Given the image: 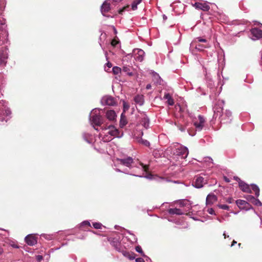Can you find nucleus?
Returning a JSON list of instances; mask_svg holds the SVG:
<instances>
[{
  "instance_id": "nucleus-1",
  "label": "nucleus",
  "mask_w": 262,
  "mask_h": 262,
  "mask_svg": "<svg viewBox=\"0 0 262 262\" xmlns=\"http://www.w3.org/2000/svg\"><path fill=\"white\" fill-rule=\"evenodd\" d=\"M8 32L6 20H0V66H5L8 58Z\"/></svg>"
},
{
  "instance_id": "nucleus-20",
  "label": "nucleus",
  "mask_w": 262,
  "mask_h": 262,
  "mask_svg": "<svg viewBox=\"0 0 262 262\" xmlns=\"http://www.w3.org/2000/svg\"><path fill=\"white\" fill-rule=\"evenodd\" d=\"M110 10V4L107 2H104L101 6V11L103 15H105V13L108 12Z\"/></svg>"
},
{
  "instance_id": "nucleus-33",
  "label": "nucleus",
  "mask_w": 262,
  "mask_h": 262,
  "mask_svg": "<svg viewBox=\"0 0 262 262\" xmlns=\"http://www.w3.org/2000/svg\"><path fill=\"white\" fill-rule=\"evenodd\" d=\"M127 123L126 120L122 117V115H121V118L120 121V126L121 127H123L125 126Z\"/></svg>"
},
{
  "instance_id": "nucleus-59",
  "label": "nucleus",
  "mask_w": 262,
  "mask_h": 262,
  "mask_svg": "<svg viewBox=\"0 0 262 262\" xmlns=\"http://www.w3.org/2000/svg\"><path fill=\"white\" fill-rule=\"evenodd\" d=\"M116 170L118 172H121V171L119 169H116Z\"/></svg>"
},
{
  "instance_id": "nucleus-21",
  "label": "nucleus",
  "mask_w": 262,
  "mask_h": 262,
  "mask_svg": "<svg viewBox=\"0 0 262 262\" xmlns=\"http://www.w3.org/2000/svg\"><path fill=\"white\" fill-rule=\"evenodd\" d=\"M106 117L107 119L110 121H114L116 120V114L114 111L113 110H109L107 111L106 113Z\"/></svg>"
},
{
  "instance_id": "nucleus-28",
  "label": "nucleus",
  "mask_w": 262,
  "mask_h": 262,
  "mask_svg": "<svg viewBox=\"0 0 262 262\" xmlns=\"http://www.w3.org/2000/svg\"><path fill=\"white\" fill-rule=\"evenodd\" d=\"M231 116L232 113L229 110H226L225 112L224 115L222 116V118L221 119V121H223L224 120H225L226 119L227 120H231L230 118L231 117Z\"/></svg>"
},
{
  "instance_id": "nucleus-25",
  "label": "nucleus",
  "mask_w": 262,
  "mask_h": 262,
  "mask_svg": "<svg viewBox=\"0 0 262 262\" xmlns=\"http://www.w3.org/2000/svg\"><path fill=\"white\" fill-rule=\"evenodd\" d=\"M164 99L167 100V103L169 105H173L174 104V101L173 98H172L171 96L170 95V94L167 93L164 94V96L163 97Z\"/></svg>"
},
{
  "instance_id": "nucleus-29",
  "label": "nucleus",
  "mask_w": 262,
  "mask_h": 262,
  "mask_svg": "<svg viewBox=\"0 0 262 262\" xmlns=\"http://www.w3.org/2000/svg\"><path fill=\"white\" fill-rule=\"evenodd\" d=\"M142 0H134L132 4V9L136 10L138 9V5L142 2Z\"/></svg>"
},
{
  "instance_id": "nucleus-13",
  "label": "nucleus",
  "mask_w": 262,
  "mask_h": 262,
  "mask_svg": "<svg viewBox=\"0 0 262 262\" xmlns=\"http://www.w3.org/2000/svg\"><path fill=\"white\" fill-rule=\"evenodd\" d=\"M205 184L203 177L199 176L194 178V181L192 182V185L197 188H202L204 184Z\"/></svg>"
},
{
  "instance_id": "nucleus-31",
  "label": "nucleus",
  "mask_w": 262,
  "mask_h": 262,
  "mask_svg": "<svg viewBox=\"0 0 262 262\" xmlns=\"http://www.w3.org/2000/svg\"><path fill=\"white\" fill-rule=\"evenodd\" d=\"M204 162L208 163V166L209 167L213 166V160L209 157H207L204 158Z\"/></svg>"
},
{
  "instance_id": "nucleus-61",
  "label": "nucleus",
  "mask_w": 262,
  "mask_h": 262,
  "mask_svg": "<svg viewBox=\"0 0 262 262\" xmlns=\"http://www.w3.org/2000/svg\"><path fill=\"white\" fill-rule=\"evenodd\" d=\"M228 122V120H227V121H224V123H227V122Z\"/></svg>"
},
{
  "instance_id": "nucleus-37",
  "label": "nucleus",
  "mask_w": 262,
  "mask_h": 262,
  "mask_svg": "<svg viewBox=\"0 0 262 262\" xmlns=\"http://www.w3.org/2000/svg\"><path fill=\"white\" fill-rule=\"evenodd\" d=\"M83 226L90 227L91 226L90 223L88 221H83V222L81 223V224L80 225V227L82 228Z\"/></svg>"
},
{
  "instance_id": "nucleus-55",
  "label": "nucleus",
  "mask_w": 262,
  "mask_h": 262,
  "mask_svg": "<svg viewBox=\"0 0 262 262\" xmlns=\"http://www.w3.org/2000/svg\"><path fill=\"white\" fill-rule=\"evenodd\" d=\"M163 19L165 20L167 19V16L165 14L163 15Z\"/></svg>"
},
{
  "instance_id": "nucleus-43",
  "label": "nucleus",
  "mask_w": 262,
  "mask_h": 262,
  "mask_svg": "<svg viewBox=\"0 0 262 262\" xmlns=\"http://www.w3.org/2000/svg\"><path fill=\"white\" fill-rule=\"evenodd\" d=\"M118 43V41H117L116 39H113L111 41V45L114 47L116 46Z\"/></svg>"
},
{
  "instance_id": "nucleus-34",
  "label": "nucleus",
  "mask_w": 262,
  "mask_h": 262,
  "mask_svg": "<svg viewBox=\"0 0 262 262\" xmlns=\"http://www.w3.org/2000/svg\"><path fill=\"white\" fill-rule=\"evenodd\" d=\"M206 47H207L201 44H197L195 45V49L199 51H203V49Z\"/></svg>"
},
{
  "instance_id": "nucleus-2",
  "label": "nucleus",
  "mask_w": 262,
  "mask_h": 262,
  "mask_svg": "<svg viewBox=\"0 0 262 262\" xmlns=\"http://www.w3.org/2000/svg\"><path fill=\"white\" fill-rule=\"evenodd\" d=\"M90 120L93 125L100 126L103 123V119L100 115V110L94 108L92 110L90 116Z\"/></svg>"
},
{
  "instance_id": "nucleus-44",
  "label": "nucleus",
  "mask_w": 262,
  "mask_h": 262,
  "mask_svg": "<svg viewBox=\"0 0 262 262\" xmlns=\"http://www.w3.org/2000/svg\"><path fill=\"white\" fill-rule=\"evenodd\" d=\"M226 201L229 204H231L233 202V200L232 198H228L226 199Z\"/></svg>"
},
{
  "instance_id": "nucleus-16",
  "label": "nucleus",
  "mask_w": 262,
  "mask_h": 262,
  "mask_svg": "<svg viewBox=\"0 0 262 262\" xmlns=\"http://www.w3.org/2000/svg\"><path fill=\"white\" fill-rule=\"evenodd\" d=\"M102 103L103 104L113 106L116 104V101L114 98L111 96H105L103 97Z\"/></svg>"
},
{
  "instance_id": "nucleus-57",
  "label": "nucleus",
  "mask_w": 262,
  "mask_h": 262,
  "mask_svg": "<svg viewBox=\"0 0 262 262\" xmlns=\"http://www.w3.org/2000/svg\"><path fill=\"white\" fill-rule=\"evenodd\" d=\"M225 180L227 182H230V180L228 178H227L226 177L225 178Z\"/></svg>"
},
{
  "instance_id": "nucleus-63",
  "label": "nucleus",
  "mask_w": 262,
  "mask_h": 262,
  "mask_svg": "<svg viewBox=\"0 0 262 262\" xmlns=\"http://www.w3.org/2000/svg\"><path fill=\"white\" fill-rule=\"evenodd\" d=\"M112 138H110H110H108V140H112Z\"/></svg>"
},
{
  "instance_id": "nucleus-4",
  "label": "nucleus",
  "mask_w": 262,
  "mask_h": 262,
  "mask_svg": "<svg viewBox=\"0 0 262 262\" xmlns=\"http://www.w3.org/2000/svg\"><path fill=\"white\" fill-rule=\"evenodd\" d=\"M5 103V102L3 100L0 101V121L2 122H7L11 113L10 110L6 107Z\"/></svg>"
},
{
  "instance_id": "nucleus-49",
  "label": "nucleus",
  "mask_w": 262,
  "mask_h": 262,
  "mask_svg": "<svg viewBox=\"0 0 262 262\" xmlns=\"http://www.w3.org/2000/svg\"><path fill=\"white\" fill-rule=\"evenodd\" d=\"M128 70H129V69L127 67H124L123 68V71L124 72H128Z\"/></svg>"
},
{
  "instance_id": "nucleus-48",
  "label": "nucleus",
  "mask_w": 262,
  "mask_h": 262,
  "mask_svg": "<svg viewBox=\"0 0 262 262\" xmlns=\"http://www.w3.org/2000/svg\"><path fill=\"white\" fill-rule=\"evenodd\" d=\"M136 262H145L143 258L139 257L136 259Z\"/></svg>"
},
{
  "instance_id": "nucleus-5",
  "label": "nucleus",
  "mask_w": 262,
  "mask_h": 262,
  "mask_svg": "<svg viewBox=\"0 0 262 262\" xmlns=\"http://www.w3.org/2000/svg\"><path fill=\"white\" fill-rule=\"evenodd\" d=\"M102 130H108L106 133L113 137L120 138L123 136V132L119 131L114 125H108L105 127H102Z\"/></svg>"
},
{
  "instance_id": "nucleus-23",
  "label": "nucleus",
  "mask_w": 262,
  "mask_h": 262,
  "mask_svg": "<svg viewBox=\"0 0 262 262\" xmlns=\"http://www.w3.org/2000/svg\"><path fill=\"white\" fill-rule=\"evenodd\" d=\"M168 212L170 214L182 215L184 212L180 209L178 208H170L168 210Z\"/></svg>"
},
{
  "instance_id": "nucleus-14",
  "label": "nucleus",
  "mask_w": 262,
  "mask_h": 262,
  "mask_svg": "<svg viewBox=\"0 0 262 262\" xmlns=\"http://www.w3.org/2000/svg\"><path fill=\"white\" fill-rule=\"evenodd\" d=\"M251 33L252 35V39L253 40L258 39L262 37V30L254 28L251 30Z\"/></svg>"
},
{
  "instance_id": "nucleus-32",
  "label": "nucleus",
  "mask_w": 262,
  "mask_h": 262,
  "mask_svg": "<svg viewBox=\"0 0 262 262\" xmlns=\"http://www.w3.org/2000/svg\"><path fill=\"white\" fill-rule=\"evenodd\" d=\"M113 72L115 75H118L121 73V69L118 67H114L112 69Z\"/></svg>"
},
{
  "instance_id": "nucleus-62",
  "label": "nucleus",
  "mask_w": 262,
  "mask_h": 262,
  "mask_svg": "<svg viewBox=\"0 0 262 262\" xmlns=\"http://www.w3.org/2000/svg\"><path fill=\"white\" fill-rule=\"evenodd\" d=\"M261 58L262 59V51H261Z\"/></svg>"
},
{
  "instance_id": "nucleus-41",
  "label": "nucleus",
  "mask_w": 262,
  "mask_h": 262,
  "mask_svg": "<svg viewBox=\"0 0 262 262\" xmlns=\"http://www.w3.org/2000/svg\"><path fill=\"white\" fill-rule=\"evenodd\" d=\"M249 196L251 197V198H253L254 200H255V204L256 206H261V203L258 200H255V198L251 195H250Z\"/></svg>"
},
{
  "instance_id": "nucleus-42",
  "label": "nucleus",
  "mask_w": 262,
  "mask_h": 262,
  "mask_svg": "<svg viewBox=\"0 0 262 262\" xmlns=\"http://www.w3.org/2000/svg\"><path fill=\"white\" fill-rule=\"evenodd\" d=\"M129 107V105L127 103H126L125 102H123V108H124V111H125L126 110H127Z\"/></svg>"
},
{
  "instance_id": "nucleus-18",
  "label": "nucleus",
  "mask_w": 262,
  "mask_h": 262,
  "mask_svg": "<svg viewBox=\"0 0 262 262\" xmlns=\"http://www.w3.org/2000/svg\"><path fill=\"white\" fill-rule=\"evenodd\" d=\"M140 124L146 129L148 128L149 126V118L145 115H144L143 117L141 118V120L140 121Z\"/></svg>"
},
{
  "instance_id": "nucleus-45",
  "label": "nucleus",
  "mask_w": 262,
  "mask_h": 262,
  "mask_svg": "<svg viewBox=\"0 0 262 262\" xmlns=\"http://www.w3.org/2000/svg\"><path fill=\"white\" fill-rule=\"evenodd\" d=\"M207 212L210 214H214L215 213H214V210L212 208H209V209H208Z\"/></svg>"
},
{
  "instance_id": "nucleus-46",
  "label": "nucleus",
  "mask_w": 262,
  "mask_h": 262,
  "mask_svg": "<svg viewBox=\"0 0 262 262\" xmlns=\"http://www.w3.org/2000/svg\"><path fill=\"white\" fill-rule=\"evenodd\" d=\"M196 39L199 42H206L207 41L206 39L202 38L201 37H198L196 38Z\"/></svg>"
},
{
  "instance_id": "nucleus-58",
  "label": "nucleus",
  "mask_w": 262,
  "mask_h": 262,
  "mask_svg": "<svg viewBox=\"0 0 262 262\" xmlns=\"http://www.w3.org/2000/svg\"><path fill=\"white\" fill-rule=\"evenodd\" d=\"M3 252V250L2 249L0 248V255H1Z\"/></svg>"
},
{
  "instance_id": "nucleus-50",
  "label": "nucleus",
  "mask_w": 262,
  "mask_h": 262,
  "mask_svg": "<svg viewBox=\"0 0 262 262\" xmlns=\"http://www.w3.org/2000/svg\"><path fill=\"white\" fill-rule=\"evenodd\" d=\"M11 245L12 247H13V248H19V246L15 244H11Z\"/></svg>"
},
{
  "instance_id": "nucleus-15",
  "label": "nucleus",
  "mask_w": 262,
  "mask_h": 262,
  "mask_svg": "<svg viewBox=\"0 0 262 262\" xmlns=\"http://www.w3.org/2000/svg\"><path fill=\"white\" fill-rule=\"evenodd\" d=\"M26 243L29 246H32L37 244V237L33 234H29L25 238Z\"/></svg>"
},
{
  "instance_id": "nucleus-30",
  "label": "nucleus",
  "mask_w": 262,
  "mask_h": 262,
  "mask_svg": "<svg viewBox=\"0 0 262 262\" xmlns=\"http://www.w3.org/2000/svg\"><path fill=\"white\" fill-rule=\"evenodd\" d=\"M251 189H252V190L254 191L255 195L257 197L259 195V189L258 187V186L255 184H252L251 185Z\"/></svg>"
},
{
  "instance_id": "nucleus-3",
  "label": "nucleus",
  "mask_w": 262,
  "mask_h": 262,
  "mask_svg": "<svg viewBox=\"0 0 262 262\" xmlns=\"http://www.w3.org/2000/svg\"><path fill=\"white\" fill-rule=\"evenodd\" d=\"M131 169L133 170L130 174L141 177H143L144 172L147 171L148 167L146 165H144L141 163H135V162Z\"/></svg>"
},
{
  "instance_id": "nucleus-36",
  "label": "nucleus",
  "mask_w": 262,
  "mask_h": 262,
  "mask_svg": "<svg viewBox=\"0 0 262 262\" xmlns=\"http://www.w3.org/2000/svg\"><path fill=\"white\" fill-rule=\"evenodd\" d=\"M93 225L94 228L97 229H100L102 227V224L100 223H94Z\"/></svg>"
},
{
  "instance_id": "nucleus-19",
  "label": "nucleus",
  "mask_w": 262,
  "mask_h": 262,
  "mask_svg": "<svg viewBox=\"0 0 262 262\" xmlns=\"http://www.w3.org/2000/svg\"><path fill=\"white\" fill-rule=\"evenodd\" d=\"M217 201V197L214 194H209L206 198V204L212 205Z\"/></svg>"
},
{
  "instance_id": "nucleus-10",
  "label": "nucleus",
  "mask_w": 262,
  "mask_h": 262,
  "mask_svg": "<svg viewBox=\"0 0 262 262\" xmlns=\"http://www.w3.org/2000/svg\"><path fill=\"white\" fill-rule=\"evenodd\" d=\"M133 54L136 60L142 62L144 60L145 52L143 50L139 49H135L133 50Z\"/></svg>"
},
{
  "instance_id": "nucleus-7",
  "label": "nucleus",
  "mask_w": 262,
  "mask_h": 262,
  "mask_svg": "<svg viewBox=\"0 0 262 262\" xmlns=\"http://www.w3.org/2000/svg\"><path fill=\"white\" fill-rule=\"evenodd\" d=\"M118 163L122 165L132 168L135 162L132 158L128 157L126 158H117L116 159Z\"/></svg>"
},
{
  "instance_id": "nucleus-11",
  "label": "nucleus",
  "mask_w": 262,
  "mask_h": 262,
  "mask_svg": "<svg viewBox=\"0 0 262 262\" xmlns=\"http://www.w3.org/2000/svg\"><path fill=\"white\" fill-rule=\"evenodd\" d=\"M192 6L198 10H201L204 11H208L210 9V6L207 2L201 3L196 2L192 4Z\"/></svg>"
},
{
  "instance_id": "nucleus-17",
  "label": "nucleus",
  "mask_w": 262,
  "mask_h": 262,
  "mask_svg": "<svg viewBox=\"0 0 262 262\" xmlns=\"http://www.w3.org/2000/svg\"><path fill=\"white\" fill-rule=\"evenodd\" d=\"M238 185H239V187H240L241 189L243 191L247 192V193H251L252 192L250 187L249 186V185L246 184L245 182H244L242 181H239Z\"/></svg>"
},
{
  "instance_id": "nucleus-26",
  "label": "nucleus",
  "mask_w": 262,
  "mask_h": 262,
  "mask_svg": "<svg viewBox=\"0 0 262 262\" xmlns=\"http://www.w3.org/2000/svg\"><path fill=\"white\" fill-rule=\"evenodd\" d=\"M6 6L5 0H0V20H5V19L2 16L3 12L4 11Z\"/></svg>"
},
{
  "instance_id": "nucleus-47",
  "label": "nucleus",
  "mask_w": 262,
  "mask_h": 262,
  "mask_svg": "<svg viewBox=\"0 0 262 262\" xmlns=\"http://www.w3.org/2000/svg\"><path fill=\"white\" fill-rule=\"evenodd\" d=\"M43 259L42 256L38 255L36 256V259L38 261H41Z\"/></svg>"
},
{
  "instance_id": "nucleus-54",
  "label": "nucleus",
  "mask_w": 262,
  "mask_h": 262,
  "mask_svg": "<svg viewBox=\"0 0 262 262\" xmlns=\"http://www.w3.org/2000/svg\"><path fill=\"white\" fill-rule=\"evenodd\" d=\"M223 235L224 236L225 238L229 237V235H227L225 232L224 233Z\"/></svg>"
},
{
  "instance_id": "nucleus-24",
  "label": "nucleus",
  "mask_w": 262,
  "mask_h": 262,
  "mask_svg": "<svg viewBox=\"0 0 262 262\" xmlns=\"http://www.w3.org/2000/svg\"><path fill=\"white\" fill-rule=\"evenodd\" d=\"M134 101L137 104L142 106L144 102V96L141 95H138L135 97Z\"/></svg>"
},
{
  "instance_id": "nucleus-39",
  "label": "nucleus",
  "mask_w": 262,
  "mask_h": 262,
  "mask_svg": "<svg viewBox=\"0 0 262 262\" xmlns=\"http://www.w3.org/2000/svg\"><path fill=\"white\" fill-rule=\"evenodd\" d=\"M136 250L137 252H138V253H140L142 254V256H145V255L142 251V249L141 248V247L139 246H138L136 247Z\"/></svg>"
},
{
  "instance_id": "nucleus-35",
  "label": "nucleus",
  "mask_w": 262,
  "mask_h": 262,
  "mask_svg": "<svg viewBox=\"0 0 262 262\" xmlns=\"http://www.w3.org/2000/svg\"><path fill=\"white\" fill-rule=\"evenodd\" d=\"M217 206L220 208L222 209L223 210H228L229 209V207L225 204H219Z\"/></svg>"
},
{
  "instance_id": "nucleus-27",
  "label": "nucleus",
  "mask_w": 262,
  "mask_h": 262,
  "mask_svg": "<svg viewBox=\"0 0 262 262\" xmlns=\"http://www.w3.org/2000/svg\"><path fill=\"white\" fill-rule=\"evenodd\" d=\"M236 203L237 205L241 208H245L247 207V206L249 205V204L244 200H238L236 201Z\"/></svg>"
},
{
  "instance_id": "nucleus-9",
  "label": "nucleus",
  "mask_w": 262,
  "mask_h": 262,
  "mask_svg": "<svg viewBox=\"0 0 262 262\" xmlns=\"http://www.w3.org/2000/svg\"><path fill=\"white\" fill-rule=\"evenodd\" d=\"M108 241L110 242L111 245L114 247V248L118 252H121L124 249L122 246L121 242L117 238L110 237Z\"/></svg>"
},
{
  "instance_id": "nucleus-40",
  "label": "nucleus",
  "mask_w": 262,
  "mask_h": 262,
  "mask_svg": "<svg viewBox=\"0 0 262 262\" xmlns=\"http://www.w3.org/2000/svg\"><path fill=\"white\" fill-rule=\"evenodd\" d=\"M112 67V63L108 61L106 63V67H105V70L106 71H108V70L110 69V68Z\"/></svg>"
},
{
  "instance_id": "nucleus-8",
  "label": "nucleus",
  "mask_w": 262,
  "mask_h": 262,
  "mask_svg": "<svg viewBox=\"0 0 262 262\" xmlns=\"http://www.w3.org/2000/svg\"><path fill=\"white\" fill-rule=\"evenodd\" d=\"M189 151L188 148L184 146H180L176 149V156L184 159L188 156Z\"/></svg>"
},
{
  "instance_id": "nucleus-38",
  "label": "nucleus",
  "mask_w": 262,
  "mask_h": 262,
  "mask_svg": "<svg viewBox=\"0 0 262 262\" xmlns=\"http://www.w3.org/2000/svg\"><path fill=\"white\" fill-rule=\"evenodd\" d=\"M139 142H140V143L146 146H149L150 145L149 142L147 140H146L141 139L139 140Z\"/></svg>"
},
{
  "instance_id": "nucleus-12",
  "label": "nucleus",
  "mask_w": 262,
  "mask_h": 262,
  "mask_svg": "<svg viewBox=\"0 0 262 262\" xmlns=\"http://www.w3.org/2000/svg\"><path fill=\"white\" fill-rule=\"evenodd\" d=\"M198 121H193V124L198 130H201L204 125L205 120L202 116L199 115L198 116Z\"/></svg>"
},
{
  "instance_id": "nucleus-6",
  "label": "nucleus",
  "mask_w": 262,
  "mask_h": 262,
  "mask_svg": "<svg viewBox=\"0 0 262 262\" xmlns=\"http://www.w3.org/2000/svg\"><path fill=\"white\" fill-rule=\"evenodd\" d=\"M224 102L223 100H218L213 107L214 115L213 117L216 119L223 116V106Z\"/></svg>"
},
{
  "instance_id": "nucleus-52",
  "label": "nucleus",
  "mask_w": 262,
  "mask_h": 262,
  "mask_svg": "<svg viewBox=\"0 0 262 262\" xmlns=\"http://www.w3.org/2000/svg\"><path fill=\"white\" fill-rule=\"evenodd\" d=\"M114 2L119 3L122 1V0H112Z\"/></svg>"
},
{
  "instance_id": "nucleus-60",
  "label": "nucleus",
  "mask_w": 262,
  "mask_h": 262,
  "mask_svg": "<svg viewBox=\"0 0 262 262\" xmlns=\"http://www.w3.org/2000/svg\"><path fill=\"white\" fill-rule=\"evenodd\" d=\"M105 56H106V59L107 60V53H106V52H105Z\"/></svg>"
},
{
  "instance_id": "nucleus-22",
  "label": "nucleus",
  "mask_w": 262,
  "mask_h": 262,
  "mask_svg": "<svg viewBox=\"0 0 262 262\" xmlns=\"http://www.w3.org/2000/svg\"><path fill=\"white\" fill-rule=\"evenodd\" d=\"M121 253H122L123 256L128 258L130 260H133L135 258L136 254L133 252H130L128 251H126L124 250H122V251H121Z\"/></svg>"
},
{
  "instance_id": "nucleus-53",
  "label": "nucleus",
  "mask_w": 262,
  "mask_h": 262,
  "mask_svg": "<svg viewBox=\"0 0 262 262\" xmlns=\"http://www.w3.org/2000/svg\"><path fill=\"white\" fill-rule=\"evenodd\" d=\"M236 244V242L234 240V241H233L231 246L232 247V246H233Z\"/></svg>"
},
{
  "instance_id": "nucleus-56",
  "label": "nucleus",
  "mask_w": 262,
  "mask_h": 262,
  "mask_svg": "<svg viewBox=\"0 0 262 262\" xmlns=\"http://www.w3.org/2000/svg\"><path fill=\"white\" fill-rule=\"evenodd\" d=\"M150 88L151 85L150 84H147L146 87V89H149Z\"/></svg>"
},
{
  "instance_id": "nucleus-51",
  "label": "nucleus",
  "mask_w": 262,
  "mask_h": 262,
  "mask_svg": "<svg viewBox=\"0 0 262 262\" xmlns=\"http://www.w3.org/2000/svg\"><path fill=\"white\" fill-rule=\"evenodd\" d=\"M234 179L237 181L238 183L239 181H241L239 178L237 177H234Z\"/></svg>"
}]
</instances>
